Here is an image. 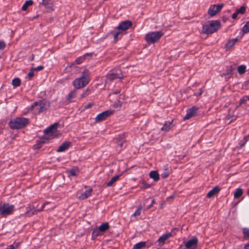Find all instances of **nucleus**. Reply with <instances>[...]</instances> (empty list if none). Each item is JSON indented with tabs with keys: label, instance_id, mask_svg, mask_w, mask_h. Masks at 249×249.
<instances>
[{
	"label": "nucleus",
	"instance_id": "nucleus-1",
	"mask_svg": "<svg viewBox=\"0 0 249 249\" xmlns=\"http://www.w3.org/2000/svg\"><path fill=\"white\" fill-rule=\"evenodd\" d=\"M89 71L87 69L84 70L82 75L79 78H76L72 82V85L75 89H81L86 87L89 82Z\"/></svg>",
	"mask_w": 249,
	"mask_h": 249
},
{
	"label": "nucleus",
	"instance_id": "nucleus-2",
	"mask_svg": "<svg viewBox=\"0 0 249 249\" xmlns=\"http://www.w3.org/2000/svg\"><path fill=\"white\" fill-rule=\"evenodd\" d=\"M29 124V120L24 117H16L11 119L8 125L12 129H20Z\"/></svg>",
	"mask_w": 249,
	"mask_h": 249
},
{
	"label": "nucleus",
	"instance_id": "nucleus-3",
	"mask_svg": "<svg viewBox=\"0 0 249 249\" xmlns=\"http://www.w3.org/2000/svg\"><path fill=\"white\" fill-rule=\"evenodd\" d=\"M221 26L219 20H211L209 23L204 24L202 27V32L206 34H211L216 32Z\"/></svg>",
	"mask_w": 249,
	"mask_h": 249
},
{
	"label": "nucleus",
	"instance_id": "nucleus-4",
	"mask_svg": "<svg viewBox=\"0 0 249 249\" xmlns=\"http://www.w3.org/2000/svg\"><path fill=\"white\" fill-rule=\"evenodd\" d=\"M49 107V103L45 100L36 102L30 107V110L35 114H39L45 111Z\"/></svg>",
	"mask_w": 249,
	"mask_h": 249
},
{
	"label": "nucleus",
	"instance_id": "nucleus-5",
	"mask_svg": "<svg viewBox=\"0 0 249 249\" xmlns=\"http://www.w3.org/2000/svg\"><path fill=\"white\" fill-rule=\"evenodd\" d=\"M162 31H155L148 33L145 35V39L148 43H155L163 36Z\"/></svg>",
	"mask_w": 249,
	"mask_h": 249
},
{
	"label": "nucleus",
	"instance_id": "nucleus-6",
	"mask_svg": "<svg viewBox=\"0 0 249 249\" xmlns=\"http://www.w3.org/2000/svg\"><path fill=\"white\" fill-rule=\"evenodd\" d=\"M13 205H9L8 203H4L0 206V214L2 216L11 214L14 210Z\"/></svg>",
	"mask_w": 249,
	"mask_h": 249
},
{
	"label": "nucleus",
	"instance_id": "nucleus-7",
	"mask_svg": "<svg viewBox=\"0 0 249 249\" xmlns=\"http://www.w3.org/2000/svg\"><path fill=\"white\" fill-rule=\"evenodd\" d=\"M49 203V202H45L42 205L41 207L39 209H36L35 207L34 206L29 205L28 207H27V211L25 213V214L27 216H31L34 214H36L38 212H40L43 210L45 205Z\"/></svg>",
	"mask_w": 249,
	"mask_h": 249
},
{
	"label": "nucleus",
	"instance_id": "nucleus-8",
	"mask_svg": "<svg viewBox=\"0 0 249 249\" xmlns=\"http://www.w3.org/2000/svg\"><path fill=\"white\" fill-rule=\"evenodd\" d=\"M224 6V4L221 3L217 5H211L208 11V15L211 17H213L215 16L219 12H220L222 8Z\"/></svg>",
	"mask_w": 249,
	"mask_h": 249
},
{
	"label": "nucleus",
	"instance_id": "nucleus-9",
	"mask_svg": "<svg viewBox=\"0 0 249 249\" xmlns=\"http://www.w3.org/2000/svg\"><path fill=\"white\" fill-rule=\"evenodd\" d=\"M114 111L112 110H107L104 111L97 115L95 118L96 122H100L105 120L107 117L112 115Z\"/></svg>",
	"mask_w": 249,
	"mask_h": 249
},
{
	"label": "nucleus",
	"instance_id": "nucleus-10",
	"mask_svg": "<svg viewBox=\"0 0 249 249\" xmlns=\"http://www.w3.org/2000/svg\"><path fill=\"white\" fill-rule=\"evenodd\" d=\"M198 239L196 237L193 238L187 242H184L185 249H196L198 244Z\"/></svg>",
	"mask_w": 249,
	"mask_h": 249
},
{
	"label": "nucleus",
	"instance_id": "nucleus-11",
	"mask_svg": "<svg viewBox=\"0 0 249 249\" xmlns=\"http://www.w3.org/2000/svg\"><path fill=\"white\" fill-rule=\"evenodd\" d=\"M132 25L131 21L129 20H125L121 22L117 26V28L119 31H121V33L123 31L127 30Z\"/></svg>",
	"mask_w": 249,
	"mask_h": 249
},
{
	"label": "nucleus",
	"instance_id": "nucleus-12",
	"mask_svg": "<svg viewBox=\"0 0 249 249\" xmlns=\"http://www.w3.org/2000/svg\"><path fill=\"white\" fill-rule=\"evenodd\" d=\"M198 110V108L194 106L192 107L189 108L187 110L186 115L184 117V120H188L190 119L196 113Z\"/></svg>",
	"mask_w": 249,
	"mask_h": 249
},
{
	"label": "nucleus",
	"instance_id": "nucleus-13",
	"mask_svg": "<svg viewBox=\"0 0 249 249\" xmlns=\"http://www.w3.org/2000/svg\"><path fill=\"white\" fill-rule=\"evenodd\" d=\"M109 34L113 36L115 42H117L119 39H121L122 36L121 31H119L117 28L110 31Z\"/></svg>",
	"mask_w": 249,
	"mask_h": 249
},
{
	"label": "nucleus",
	"instance_id": "nucleus-14",
	"mask_svg": "<svg viewBox=\"0 0 249 249\" xmlns=\"http://www.w3.org/2000/svg\"><path fill=\"white\" fill-rule=\"evenodd\" d=\"M84 60V58L83 57H78L70 65L66 67V68L65 69L64 71H67L68 72H71V71L70 70V69H71V68H72V66L80 64L81 63H82L83 62Z\"/></svg>",
	"mask_w": 249,
	"mask_h": 249
},
{
	"label": "nucleus",
	"instance_id": "nucleus-15",
	"mask_svg": "<svg viewBox=\"0 0 249 249\" xmlns=\"http://www.w3.org/2000/svg\"><path fill=\"white\" fill-rule=\"evenodd\" d=\"M71 145V142H65L60 145L57 149V152H62L68 149Z\"/></svg>",
	"mask_w": 249,
	"mask_h": 249
},
{
	"label": "nucleus",
	"instance_id": "nucleus-16",
	"mask_svg": "<svg viewBox=\"0 0 249 249\" xmlns=\"http://www.w3.org/2000/svg\"><path fill=\"white\" fill-rule=\"evenodd\" d=\"M220 191V187L218 186H216L207 193V197L208 198H211L217 194Z\"/></svg>",
	"mask_w": 249,
	"mask_h": 249
},
{
	"label": "nucleus",
	"instance_id": "nucleus-17",
	"mask_svg": "<svg viewBox=\"0 0 249 249\" xmlns=\"http://www.w3.org/2000/svg\"><path fill=\"white\" fill-rule=\"evenodd\" d=\"M58 126L57 123H54L53 124L48 127L44 130V133L46 135H49L53 133L54 130L57 129Z\"/></svg>",
	"mask_w": 249,
	"mask_h": 249
},
{
	"label": "nucleus",
	"instance_id": "nucleus-18",
	"mask_svg": "<svg viewBox=\"0 0 249 249\" xmlns=\"http://www.w3.org/2000/svg\"><path fill=\"white\" fill-rule=\"evenodd\" d=\"M173 122V120L171 121H166L164 123L163 126L161 127V130L164 131H169L173 126L172 124Z\"/></svg>",
	"mask_w": 249,
	"mask_h": 249
},
{
	"label": "nucleus",
	"instance_id": "nucleus-19",
	"mask_svg": "<svg viewBox=\"0 0 249 249\" xmlns=\"http://www.w3.org/2000/svg\"><path fill=\"white\" fill-rule=\"evenodd\" d=\"M77 95V89H74L71 91L68 95L67 101L68 103H70L72 102V99L76 97Z\"/></svg>",
	"mask_w": 249,
	"mask_h": 249
},
{
	"label": "nucleus",
	"instance_id": "nucleus-20",
	"mask_svg": "<svg viewBox=\"0 0 249 249\" xmlns=\"http://www.w3.org/2000/svg\"><path fill=\"white\" fill-rule=\"evenodd\" d=\"M172 236V235L171 232H168L164 234L159 237L158 240V242L159 243L164 244L165 241Z\"/></svg>",
	"mask_w": 249,
	"mask_h": 249
},
{
	"label": "nucleus",
	"instance_id": "nucleus-21",
	"mask_svg": "<svg viewBox=\"0 0 249 249\" xmlns=\"http://www.w3.org/2000/svg\"><path fill=\"white\" fill-rule=\"evenodd\" d=\"M92 192V189L91 188L86 190L83 193L81 194V195L79 196V198L83 200L87 199L88 197L90 196Z\"/></svg>",
	"mask_w": 249,
	"mask_h": 249
},
{
	"label": "nucleus",
	"instance_id": "nucleus-22",
	"mask_svg": "<svg viewBox=\"0 0 249 249\" xmlns=\"http://www.w3.org/2000/svg\"><path fill=\"white\" fill-rule=\"evenodd\" d=\"M107 78L109 81H112L115 79H122V76H120L119 74L112 72L107 74Z\"/></svg>",
	"mask_w": 249,
	"mask_h": 249
},
{
	"label": "nucleus",
	"instance_id": "nucleus-23",
	"mask_svg": "<svg viewBox=\"0 0 249 249\" xmlns=\"http://www.w3.org/2000/svg\"><path fill=\"white\" fill-rule=\"evenodd\" d=\"M237 41L238 39L237 38L229 40L225 44V48L227 50L231 49Z\"/></svg>",
	"mask_w": 249,
	"mask_h": 249
},
{
	"label": "nucleus",
	"instance_id": "nucleus-24",
	"mask_svg": "<svg viewBox=\"0 0 249 249\" xmlns=\"http://www.w3.org/2000/svg\"><path fill=\"white\" fill-rule=\"evenodd\" d=\"M149 177L155 181H157L160 179L159 174L157 171H151L149 173Z\"/></svg>",
	"mask_w": 249,
	"mask_h": 249
},
{
	"label": "nucleus",
	"instance_id": "nucleus-25",
	"mask_svg": "<svg viewBox=\"0 0 249 249\" xmlns=\"http://www.w3.org/2000/svg\"><path fill=\"white\" fill-rule=\"evenodd\" d=\"M40 3L50 10L53 9V5L51 0H42V2Z\"/></svg>",
	"mask_w": 249,
	"mask_h": 249
},
{
	"label": "nucleus",
	"instance_id": "nucleus-26",
	"mask_svg": "<svg viewBox=\"0 0 249 249\" xmlns=\"http://www.w3.org/2000/svg\"><path fill=\"white\" fill-rule=\"evenodd\" d=\"M109 228L108 223L106 222L102 224L98 228L101 232H105Z\"/></svg>",
	"mask_w": 249,
	"mask_h": 249
},
{
	"label": "nucleus",
	"instance_id": "nucleus-27",
	"mask_svg": "<svg viewBox=\"0 0 249 249\" xmlns=\"http://www.w3.org/2000/svg\"><path fill=\"white\" fill-rule=\"evenodd\" d=\"M79 170L77 168H73L68 171L69 176H76L79 173Z\"/></svg>",
	"mask_w": 249,
	"mask_h": 249
},
{
	"label": "nucleus",
	"instance_id": "nucleus-28",
	"mask_svg": "<svg viewBox=\"0 0 249 249\" xmlns=\"http://www.w3.org/2000/svg\"><path fill=\"white\" fill-rule=\"evenodd\" d=\"M33 4V1L32 0H26L21 7V9L22 11H26L28 7L32 5Z\"/></svg>",
	"mask_w": 249,
	"mask_h": 249
},
{
	"label": "nucleus",
	"instance_id": "nucleus-29",
	"mask_svg": "<svg viewBox=\"0 0 249 249\" xmlns=\"http://www.w3.org/2000/svg\"><path fill=\"white\" fill-rule=\"evenodd\" d=\"M121 175H118L116 176L113 177L111 178V179L107 182V186L110 187L118 179V178L121 177Z\"/></svg>",
	"mask_w": 249,
	"mask_h": 249
},
{
	"label": "nucleus",
	"instance_id": "nucleus-30",
	"mask_svg": "<svg viewBox=\"0 0 249 249\" xmlns=\"http://www.w3.org/2000/svg\"><path fill=\"white\" fill-rule=\"evenodd\" d=\"M146 246L145 242H140L136 244H135L133 247V249H142L143 248Z\"/></svg>",
	"mask_w": 249,
	"mask_h": 249
},
{
	"label": "nucleus",
	"instance_id": "nucleus-31",
	"mask_svg": "<svg viewBox=\"0 0 249 249\" xmlns=\"http://www.w3.org/2000/svg\"><path fill=\"white\" fill-rule=\"evenodd\" d=\"M101 231H99V229H94L92 232V239H95L97 237L100 236L101 235L100 233Z\"/></svg>",
	"mask_w": 249,
	"mask_h": 249
},
{
	"label": "nucleus",
	"instance_id": "nucleus-32",
	"mask_svg": "<svg viewBox=\"0 0 249 249\" xmlns=\"http://www.w3.org/2000/svg\"><path fill=\"white\" fill-rule=\"evenodd\" d=\"M164 168L165 170H164V172L163 173H162L160 175L161 177L163 178H167L169 175L168 165L167 164V165H165L164 166Z\"/></svg>",
	"mask_w": 249,
	"mask_h": 249
},
{
	"label": "nucleus",
	"instance_id": "nucleus-33",
	"mask_svg": "<svg viewBox=\"0 0 249 249\" xmlns=\"http://www.w3.org/2000/svg\"><path fill=\"white\" fill-rule=\"evenodd\" d=\"M243 192L242 189L238 188L234 193V197L235 198H239L243 194Z\"/></svg>",
	"mask_w": 249,
	"mask_h": 249
},
{
	"label": "nucleus",
	"instance_id": "nucleus-34",
	"mask_svg": "<svg viewBox=\"0 0 249 249\" xmlns=\"http://www.w3.org/2000/svg\"><path fill=\"white\" fill-rule=\"evenodd\" d=\"M244 238L245 239H249V228H244L242 229Z\"/></svg>",
	"mask_w": 249,
	"mask_h": 249
},
{
	"label": "nucleus",
	"instance_id": "nucleus-35",
	"mask_svg": "<svg viewBox=\"0 0 249 249\" xmlns=\"http://www.w3.org/2000/svg\"><path fill=\"white\" fill-rule=\"evenodd\" d=\"M247 99H248V98L246 97V96H244V97L241 98L239 100V105L236 107L234 110H236L239 107H240L242 105L246 104Z\"/></svg>",
	"mask_w": 249,
	"mask_h": 249
},
{
	"label": "nucleus",
	"instance_id": "nucleus-36",
	"mask_svg": "<svg viewBox=\"0 0 249 249\" xmlns=\"http://www.w3.org/2000/svg\"><path fill=\"white\" fill-rule=\"evenodd\" d=\"M242 31L244 34L249 33V20L242 27Z\"/></svg>",
	"mask_w": 249,
	"mask_h": 249
},
{
	"label": "nucleus",
	"instance_id": "nucleus-37",
	"mask_svg": "<svg viewBox=\"0 0 249 249\" xmlns=\"http://www.w3.org/2000/svg\"><path fill=\"white\" fill-rule=\"evenodd\" d=\"M21 84V80L19 78H14L12 80V85L14 87H18Z\"/></svg>",
	"mask_w": 249,
	"mask_h": 249
},
{
	"label": "nucleus",
	"instance_id": "nucleus-38",
	"mask_svg": "<svg viewBox=\"0 0 249 249\" xmlns=\"http://www.w3.org/2000/svg\"><path fill=\"white\" fill-rule=\"evenodd\" d=\"M246 67L244 65L239 66L238 67L237 71L240 74H244L246 72Z\"/></svg>",
	"mask_w": 249,
	"mask_h": 249
},
{
	"label": "nucleus",
	"instance_id": "nucleus-39",
	"mask_svg": "<svg viewBox=\"0 0 249 249\" xmlns=\"http://www.w3.org/2000/svg\"><path fill=\"white\" fill-rule=\"evenodd\" d=\"M48 141V139L44 138L41 139L40 142L39 143H37L36 145V148H40L42 146V145L43 144L46 143Z\"/></svg>",
	"mask_w": 249,
	"mask_h": 249
},
{
	"label": "nucleus",
	"instance_id": "nucleus-40",
	"mask_svg": "<svg viewBox=\"0 0 249 249\" xmlns=\"http://www.w3.org/2000/svg\"><path fill=\"white\" fill-rule=\"evenodd\" d=\"M233 118V119H232L230 122H229V124L231 123L232 122H233V121H235L237 119V117L236 116H234V113H232L231 114H230L229 113L227 116H226V118L227 120H229L231 118Z\"/></svg>",
	"mask_w": 249,
	"mask_h": 249
},
{
	"label": "nucleus",
	"instance_id": "nucleus-41",
	"mask_svg": "<svg viewBox=\"0 0 249 249\" xmlns=\"http://www.w3.org/2000/svg\"><path fill=\"white\" fill-rule=\"evenodd\" d=\"M90 93V90L87 89L86 90H85L81 95L80 98H85L88 96Z\"/></svg>",
	"mask_w": 249,
	"mask_h": 249
},
{
	"label": "nucleus",
	"instance_id": "nucleus-42",
	"mask_svg": "<svg viewBox=\"0 0 249 249\" xmlns=\"http://www.w3.org/2000/svg\"><path fill=\"white\" fill-rule=\"evenodd\" d=\"M246 10V6H242L240 8L236 10V11L238 14H244L245 13Z\"/></svg>",
	"mask_w": 249,
	"mask_h": 249
},
{
	"label": "nucleus",
	"instance_id": "nucleus-43",
	"mask_svg": "<svg viewBox=\"0 0 249 249\" xmlns=\"http://www.w3.org/2000/svg\"><path fill=\"white\" fill-rule=\"evenodd\" d=\"M142 206H140L138 207V208L135 211L134 213H133V215L134 216H137L141 214V212L142 210Z\"/></svg>",
	"mask_w": 249,
	"mask_h": 249
},
{
	"label": "nucleus",
	"instance_id": "nucleus-44",
	"mask_svg": "<svg viewBox=\"0 0 249 249\" xmlns=\"http://www.w3.org/2000/svg\"><path fill=\"white\" fill-rule=\"evenodd\" d=\"M125 142V141L124 140H121L120 139H118L116 140V143L120 147H122L123 146Z\"/></svg>",
	"mask_w": 249,
	"mask_h": 249
},
{
	"label": "nucleus",
	"instance_id": "nucleus-45",
	"mask_svg": "<svg viewBox=\"0 0 249 249\" xmlns=\"http://www.w3.org/2000/svg\"><path fill=\"white\" fill-rule=\"evenodd\" d=\"M34 76V70L32 68L30 71L29 72V73H28V76L30 78H32L33 76Z\"/></svg>",
	"mask_w": 249,
	"mask_h": 249
},
{
	"label": "nucleus",
	"instance_id": "nucleus-46",
	"mask_svg": "<svg viewBox=\"0 0 249 249\" xmlns=\"http://www.w3.org/2000/svg\"><path fill=\"white\" fill-rule=\"evenodd\" d=\"M202 93H203L202 89H198L197 91L194 93V95L196 96H200L202 94Z\"/></svg>",
	"mask_w": 249,
	"mask_h": 249
},
{
	"label": "nucleus",
	"instance_id": "nucleus-47",
	"mask_svg": "<svg viewBox=\"0 0 249 249\" xmlns=\"http://www.w3.org/2000/svg\"><path fill=\"white\" fill-rule=\"evenodd\" d=\"M247 142V139L246 138H244L242 140H241L239 143L240 146L242 147Z\"/></svg>",
	"mask_w": 249,
	"mask_h": 249
},
{
	"label": "nucleus",
	"instance_id": "nucleus-48",
	"mask_svg": "<svg viewBox=\"0 0 249 249\" xmlns=\"http://www.w3.org/2000/svg\"><path fill=\"white\" fill-rule=\"evenodd\" d=\"M6 46L5 42L3 41L0 40V50H3Z\"/></svg>",
	"mask_w": 249,
	"mask_h": 249
},
{
	"label": "nucleus",
	"instance_id": "nucleus-49",
	"mask_svg": "<svg viewBox=\"0 0 249 249\" xmlns=\"http://www.w3.org/2000/svg\"><path fill=\"white\" fill-rule=\"evenodd\" d=\"M34 71H39L44 69V67L43 66H39L37 67L36 68H32Z\"/></svg>",
	"mask_w": 249,
	"mask_h": 249
},
{
	"label": "nucleus",
	"instance_id": "nucleus-50",
	"mask_svg": "<svg viewBox=\"0 0 249 249\" xmlns=\"http://www.w3.org/2000/svg\"><path fill=\"white\" fill-rule=\"evenodd\" d=\"M93 103H89L88 104L84 107V109H87L93 106Z\"/></svg>",
	"mask_w": 249,
	"mask_h": 249
},
{
	"label": "nucleus",
	"instance_id": "nucleus-51",
	"mask_svg": "<svg viewBox=\"0 0 249 249\" xmlns=\"http://www.w3.org/2000/svg\"><path fill=\"white\" fill-rule=\"evenodd\" d=\"M239 14L237 13V12L236 11V12L235 13H234L232 15V18L234 19H235L237 18V16Z\"/></svg>",
	"mask_w": 249,
	"mask_h": 249
},
{
	"label": "nucleus",
	"instance_id": "nucleus-52",
	"mask_svg": "<svg viewBox=\"0 0 249 249\" xmlns=\"http://www.w3.org/2000/svg\"><path fill=\"white\" fill-rule=\"evenodd\" d=\"M143 187L144 188H148L150 187V185L148 184H147V183H145V184H143Z\"/></svg>",
	"mask_w": 249,
	"mask_h": 249
},
{
	"label": "nucleus",
	"instance_id": "nucleus-53",
	"mask_svg": "<svg viewBox=\"0 0 249 249\" xmlns=\"http://www.w3.org/2000/svg\"><path fill=\"white\" fill-rule=\"evenodd\" d=\"M155 203V200H154V199H153V200H152L151 204H150V205L147 207V209H149L150 208H151V206L153 205V204L154 203Z\"/></svg>",
	"mask_w": 249,
	"mask_h": 249
},
{
	"label": "nucleus",
	"instance_id": "nucleus-54",
	"mask_svg": "<svg viewBox=\"0 0 249 249\" xmlns=\"http://www.w3.org/2000/svg\"><path fill=\"white\" fill-rule=\"evenodd\" d=\"M34 57H35V55L34 54H32L29 58V60L30 61H33L34 59Z\"/></svg>",
	"mask_w": 249,
	"mask_h": 249
},
{
	"label": "nucleus",
	"instance_id": "nucleus-55",
	"mask_svg": "<svg viewBox=\"0 0 249 249\" xmlns=\"http://www.w3.org/2000/svg\"><path fill=\"white\" fill-rule=\"evenodd\" d=\"M5 249H15L14 246L13 245H11L9 246H8V248H6Z\"/></svg>",
	"mask_w": 249,
	"mask_h": 249
},
{
	"label": "nucleus",
	"instance_id": "nucleus-56",
	"mask_svg": "<svg viewBox=\"0 0 249 249\" xmlns=\"http://www.w3.org/2000/svg\"><path fill=\"white\" fill-rule=\"evenodd\" d=\"M245 249H249V244H247L245 245L244 246Z\"/></svg>",
	"mask_w": 249,
	"mask_h": 249
},
{
	"label": "nucleus",
	"instance_id": "nucleus-57",
	"mask_svg": "<svg viewBox=\"0 0 249 249\" xmlns=\"http://www.w3.org/2000/svg\"><path fill=\"white\" fill-rule=\"evenodd\" d=\"M120 93V90H115L114 92V93L115 94H118Z\"/></svg>",
	"mask_w": 249,
	"mask_h": 249
},
{
	"label": "nucleus",
	"instance_id": "nucleus-58",
	"mask_svg": "<svg viewBox=\"0 0 249 249\" xmlns=\"http://www.w3.org/2000/svg\"><path fill=\"white\" fill-rule=\"evenodd\" d=\"M76 68H77V67H76V66L74 65V66H72V68L71 69H72V68L76 69Z\"/></svg>",
	"mask_w": 249,
	"mask_h": 249
},
{
	"label": "nucleus",
	"instance_id": "nucleus-59",
	"mask_svg": "<svg viewBox=\"0 0 249 249\" xmlns=\"http://www.w3.org/2000/svg\"><path fill=\"white\" fill-rule=\"evenodd\" d=\"M246 97L248 98V100L249 101V95H246Z\"/></svg>",
	"mask_w": 249,
	"mask_h": 249
}]
</instances>
